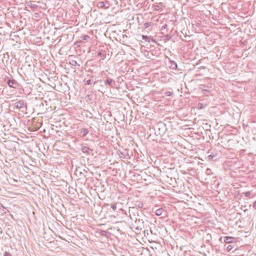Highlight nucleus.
I'll use <instances>...</instances> for the list:
<instances>
[{"label": "nucleus", "mask_w": 256, "mask_h": 256, "mask_svg": "<svg viewBox=\"0 0 256 256\" xmlns=\"http://www.w3.org/2000/svg\"><path fill=\"white\" fill-rule=\"evenodd\" d=\"M14 106L18 109L22 110V112L24 111L23 109L24 108L26 110V104L23 100H19L18 102H16L14 104Z\"/></svg>", "instance_id": "obj_1"}, {"label": "nucleus", "mask_w": 256, "mask_h": 256, "mask_svg": "<svg viewBox=\"0 0 256 256\" xmlns=\"http://www.w3.org/2000/svg\"><path fill=\"white\" fill-rule=\"evenodd\" d=\"M104 83L110 86H114L115 84V82L110 78H108L104 81Z\"/></svg>", "instance_id": "obj_2"}, {"label": "nucleus", "mask_w": 256, "mask_h": 256, "mask_svg": "<svg viewBox=\"0 0 256 256\" xmlns=\"http://www.w3.org/2000/svg\"><path fill=\"white\" fill-rule=\"evenodd\" d=\"M81 150L84 153H86L88 154H90V152H92V150H91L90 148L86 147V146L82 147Z\"/></svg>", "instance_id": "obj_3"}, {"label": "nucleus", "mask_w": 256, "mask_h": 256, "mask_svg": "<svg viewBox=\"0 0 256 256\" xmlns=\"http://www.w3.org/2000/svg\"><path fill=\"white\" fill-rule=\"evenodd\" d=\"M28 6L33 9L38 8V6L34 3V2L30 1L28 3Z\"/></svg>", "instance_id": "obj_4"}, {"label": "nucleus", "mask_w": 256, "mask_h": 256, "mask_svg": "<svg viewBox=\"0 0 256 256\" xmlns=\"http://www.w3.org/2000/svg\"><path fill=\"white\" fill-rule=\"evenodd\" d=\"M69 63L72 66H80V64H78L76 61L74 60L71 59L70 60Z\"/></svg>", "instance_id": "obj_5"}, {"label": "nucleus", "mask_w": 256, "mask_h": 256, "mask_svg": "<svg viewBox=\"0 0 256 256\" xmlns=\"http://www.w3.org/2000/svg\"><path fill=\"white\" fill-rule=\"evenodd\" d=\"M7 84L10 87L14 88V85L16 84V81L14 80H8L7 82Z\"/></svg>", "instance_id": "obj_6"}, {"label": "nucleus", "mask_w": 256, "mask_h": 256, "mask_svg": "<svg viewBox=\"0 0 256 256\" xmlns=\"http://www.w3.org/2000/svg\"><path fill=\"white\" fill-rule=\"evenodd\" d=\"M164 210L162 208L157 210L156 212V214L158 216H162Z\"/></svg>", "instance_id": "obj_7"}, {"label": "nucleus", "mask_w": 256, "mask_h": 256, "mask_svg": "<svg viewBox=\"0 0 256 256\" xmlns=\"http://www.w3.org/2000/svg\"><path fill=\"white\" fill-rule=\"evenodd\" d=\"M88 133V130L86 128H83L81 132L82 136H86Z\"/></svg>", "instance_id": "obj_8"}, {"label": "nucleus", "mask_w": 256, "mask_h": 256, "mask_svg": "<svg viewBox=\"0 0 256 256\" xmlns=\"http://www.w3.org/2000/svg\"><path fill=\"white\" fill-rule=\"evenodd\" d=\"M80 38L84 41H88L90 38V36L88 35H82Z\"/></svg>", "instance_id": "obj_9"}, {"label": "nucleus", "mask_w": 256, "mask_h": 256, "mask_svg": "<svg viewBox=\"0 0 256 256\" xmlns=\"http://www.w3.org/2000/svg\"><path fill=\"white\" fill-rule=\"evenodd\" d=\"M171 67L173 69H176L177 67V64L176 62H173L172 63V65H171Z\"/></svg>", "instance_id": "obj_10"}, {"label": "nucleus", "mask_w": 256, "mask_h": 256, "mask_svg": "<svg viewBox=\"0 0 256 256\" xmlns=\"http://www.w3.org/2000/svg\"><path fill=\"white\" fill-rule=\"evenodd\" d=\"M121 154L122 155L121 156H123L124 158H126V156H128V152H122Z\"/></svg>", "instance_id": "obj_11"}, {"label": "nucleus", "mask_w": 256, "mask_h": 256, "mask_svg": "<svg viewBox=\"0 0 256 256\" xmlns=\"http://www.w3.org/2000/svg\"><path fill=\"white\" fill-rule=\"evenodd\" d=\"M142 38L143 40H146V41H148V39H149V37L147 36H144L143 35L142 36Z\"/></svg>", "instance_id": "obj_12"}, {"label": "nucleus", "mask_w": 256, "mask_h": 256, "mask_svg": "<svg viewBox=\"0 0 256 256\" xmlns=\"http://www.w3.org/2000/svg\"><path fill=\"white\" fill-rule=\"evenodd\" d=\"M85 81V84H88V85H89V84H92V80H84Z\"/></svg>", "instance_id": "obj_13"}, {"label": "nucleus", "mask_w": 256, "mask_h": 256, "mask_svg": "<svg viewBox=\"0 0 256 256\" xmlns=\"http://www.w3.org/2000/svg\"><path fill=\"white\" fill-rule=\"evenodd\" d=\"M244 196H248H248H250L251 192L248 191V192H246L244 193Z\"/></svg>", "instance_id": "obj_14"}, {"label": "nucleus", "mask_w": 256, "mask_h": 256, "mask_svg": "<svg viewBox=\"0 0 256 256\" xmlns=\"http://www.w3.org/2000/svg\"><path fill=\"white\" fill-rule=\"evenodd\" d=\"M144 28H146L150 26V24L148 22H146V23H144Z\"/></svg>", "instance_id": "obj_15"}, {"label": "nucleus", "mask_w": 256, "mask_h": 256, "mask_svg": "<svg viewBox=\"0 0 256 256\" xmlns=\"http://www.w3.org/2000/svg\"><path fill=\"white\" fill-rule=\"evenodd\" d=\"M4 256H12V255L10 252H5L4 254Z\"/></svg>", "instance_id": "obj_16"}, {"label": "nucleus", "mask_w": 256, "mask_h": 256, "mask_svg": "<svg viewBox=\"0 0 256 256\" xmlns=\"http://www.w3.org/2000/svg\"><path fill=\"white\" fill-rule=\"evenodd\" d=\"M160 8V7L159 6H158V5L154 6V10H158Z\"/></svg>", "instance_id": "obj_17"}, {"label": "nucleus", "mask_w": 256, "mask_h": 256, "mask_svg": "<svg viewBox=\"0 0 256 256\" xmlns=\"http://www.w3.org/2000/svg\"><path fill=\"white\" fill-rule=\"evenodd\" d=\"M111 208H112L114 210H115L116 208V204H112Z\"/></svg>", "instance_id": "obj_18"}, {"label": "nucleus", "mask_w": 256, "mask_h": 256, "mask_svg": "<svg viewBox=\"0 0 256 256\" xmlns=\"http://www.w3.org/2000/svg\"><path fill=\"white\" fill-rule=\"evenodd\" d=\"M166 96H171V94H172V92H166Z\"/></svg>", "instance_id": "obj_19"}, {"label": "nucleus", "mask_w": 256, "mask_h": 256, "mask_svg": "<svg viewBox=\"0 0 256 256\" xmlns=\"http://www.w3.org/2000/svg\"><path fill=\"white\" fill-rule=\"evenodd\" d=\"M106 232H105V231L103 230V231L101 232V234L102 236H105L106 235Z\"/></svg>", "instance_id": "obj_20"}, {"label": "nucleus", "mask_w": 256, "mask_h": 256, "mask_svg": "<svg viewBox=\"0 0 256 256\" xmlns=\"http://www.w3.org/2000/svg\"><path fill=\"white\" fill-rule=\"evenodd\" d=\"M253 208H254L256 209V200L254 202Z\"/></svg>", "instance_id": "obj_21"}, {"label": "nucleus", "mask_w": 256, "mask_h": 256, "mask_svg": "<svg viewBox=\"0 0 256 256\" xmlns=\"http://www.w3.org/2000/svg\"><path fill=\"white\" fill-rule=\"evenodd\" d=\"M226 238L227 242H230V240H229V239H231V238H228V237H226Z\"/></svg>", "instance_id": "obj_22"}, {"label": "nucleus", "mask_w": 256, "mask_h": 256, "mask_svg": "<svg viewBox=\"0 0 256 256\" xmlns=\"http://www.w3.org/2000/svg\"><path fill=\"white\" fill-rule=\"evenodd\" d=\"M226 238L227 242H230V240H229V239H231V238H228V237H226Z\"/></svg>", "instance_id": "obj_23"}, {"label": "nucleus", "mask_w": 256, "mask_h": 256, "mask_svg": "<svg viewBox=\"0 0 256 256\" xmlns=\"http://www.w3.org/2000/svg\"><path fill=\"white\" fill-rule=\"evenodd\" d=\"M97 55H98V56H101L102 55V52H99L98 53Z\"/></svg>", "instance_id": "obj_24"}, {"label": "nucleus", "mask_w": 256, "mask_h": 256, "mask_svg": "<svg viewBox=\"0 0 256 256\" xmlns=\"http://www.w3.org/2000/svg\"><path fill=\"white\" fill-rule=\"evenodd\" d=\"M209 157H210V158H212V156H209Z\"/></svg>", "instance_id": "obj_25"}, {"label": "nucleus", "mask_w": 256, "mask_h": 256, "mask_svg": "<svg viewBox=\"0 0 256 256\" xmlns=\"http://www.w3.org/2000/svg\"><path fill=\"white\" fill-rule=\"evenodd\" d=\"M209 157H210V158H212V156H209Z\"/></svg>", "instance_id": "obj_26"}]
</instances>
